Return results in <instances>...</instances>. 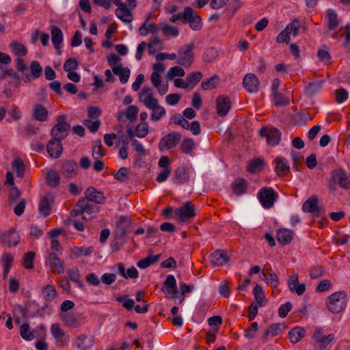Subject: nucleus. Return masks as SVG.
<instances>
[{
    "label": "nucleus",
    "mask_w": 350,
    "mask_h": 350,
    "mask_svg": "<svg viewBox=\"0 0 350 350\" xmlns=\"http://www.w3.org/2000/svg\"><path fill=\"white\" fill-rule=\"evenodd\" d=\"M10 46L12 52L18 57H23L27 53L26 46L17 41L12 42Z\"/></svg>",
    "instance_id": "44"
},
{
    "label": "nucleus",
    "mask_w": 350,
    "mask_h": 350,
    "mask_svg": "<svg viewBox=\"0 0 350 350\" xmlns=\"http://www.w3.org/2000/svg\"><path fill=\"white\" fill-rule=\"evenodd\" d=\"M323 81H313L306 86L305 92L307 96H313L317 93L322 88Z\"/></svg>",
    "instance_id": "47"
},
{
    "label": "nucleus",
    "mask_w": 350,
    "mask_h": 350,
    "mask_svg": "<svg viewBox=\"0 0 350 350\" xmlns=\"http://www.w3.org/2000/svg\"><path fill=\"white\" fill-rule=\"evenodd\" d=\"M32 117L37 121L45 122L49 118V111L42 104H36L33 107Z\"/></svg>",
    "instance_id": "31"
},
{
    "label": "nucleus",
    "mask_w": 350,
    "mask_h": 350,
    "mask_svg": "<svg viewBox=\"0 0 350 350\" xmlns=\"http://www.w3.org/2000/svg\"><path fill=\"white\" fill-rule=\"evenodd\" d=\"M272 96L273 98V103L277 107L286 106L290 103L288 97L278 92H275L274 94H272Z\"/></svg>",
    "instance_id": "45"
},
{
    "label": "nucleus",
    "mask_w": 350,
    "mask_h": 350,
    "mask_svg": "<svg viewBox=\"0 0 350 350\" xmlns=\"http://www.w3.org/2000/svg\"><path fill=\"white\" fill-rule=\"evenodd\" d=\"M185 74L183 68L179 66H174L167 71V78L172 79L175 77H183Z\"/></svg>",
    "instance_id": "61"
},
{
    "label": "nucleus",
    "mask_w": 350,
    "mask_h": 350,
    "mask_svg": "<svg viewBox=\"0 0 350 350\" xmlns=\"http://www.w3.org/2000/svg\"><path fill=\"white\" fill-rule=\"evenodd\" d=\"M53 195L47 193L42 197L39 202V212L44 217H48L51 213V201H53Z\"/></svg>",
    "instance_id": "28"
},
{
    "label": "nucleus",
    "mask_w": 350,
    "mask_h": 350,
    "mask_svg": "<svg viewBox=\"0 0 350 350\" xmlns=\"http://www.w3.org/2000/svg\"><path fill=\"white\" fill-rule=\"evenodd\" d=\"M29 71L30 74L27 71L23 76V80L26 83H31L33 80L40 78L43 72V68L38 61L34 60L30 63Z\"/></svg>",
    "instance_id": "14"
},
{
    "label": "nucleus",
    "mask_w": 350,
    "mask_h": 350,
    "mask_svg": "<svg viewBox=\"0 0 350 350\" xmlns=\"http://www.w3.org/2000/svg\"><path fill=\"white\" fill-rule=\"evenodd\" d=\"M129 178V170L125 167H120L114 174V179L119 182H125Z\"/></svg>",
    "instance_id": "60"
},
{
    "label": "nucleus",
    "mask_w": 350,
    "mask_h": 350,
    "mask_svg": "<svg viewBox=\"0 0 350 350\" xmlns=\"http://www.w3.org/2000/svg\"><path fill=\"white\" fill-rule=\"evenodd\" d=\"M258 198L265 208H271L278 198V194L273 188L265 187L258 193Z\"/></svg>",
    "instance_id": "5"
},
{
    "label": "nucleus",
    "mask_w": 350,
    "mask_h": 350,
    "mask_svg": "<svg viewBox=\"0 0 350 350\" xmlns=\"http://www.w3.org/2000/svg\"><path fill=\"white\" fill-rule=\"evenodd\" d=\"M85 199L96 204H103L106 201L104 193L102 191L96 190L93 187H90L85 190Z\"/></svg>",
    "instance_id": "24"
},
{
    "label": "nucleus",
    "mask_w": 350,
    "mask_h": 350,
    "mask_svg": "<svg viewBox=\"0 0 350 350\" xmlns=\"http://www.w3.org/2000/svg\"><path fill=\"white\" fill-rule=\"evenodd\" d=\"M66 274L68 275L67 279L68 280H70L77 284L80 288H84V284L80 279V275L77 269H68L66 272Z\"/></svg>",
    "instance_id": "41"
},
{
    "label": "nucleus",
    "mask_w": 350,
    "mask_h": 350,
    "mask_svg": "<svg viewBox=\"0 0 350 350\" xmlns=\"http://www.w3.org/2000/svg\"><path fill=\"white\" fill-rule=\"evenodd\" d=\"M202 78V74L201 72H192L187 75V81L188 83V85H191L193 88L200 82Z\"/></svg>",
    "instance_id": "57"
},
{
    "label": "nucleus",
    "mask_w": 350,
    "mask_h": 350,
    "mask_svg": "<svg viewBox=\"0 0 350 350\" xmlns=\"http://www.w3.org/2000/svg\"><path fill=\"white\" fill-rule=\"evenodd\" d=\"M42 296L46 304L53 301L57 297V292L53 285L47 284L42 289Z\"/></svg>",
    "instance_id": "32"
},
{
    "label": "nucleus",
    "mask_w": 350,
    "mask_h": 350,
    "mask_svg": "<svg viewBox=\"0 0 350 350\" xmlns=\"http://www.w3.org/2000/svg\"><path fill=\"white\" fill-rule=\"evenodd\" d=\"M194 43L190 42L182 46L178 51L177 63L185 67L190 66L193 61Z\"/></svg>",
    "instance_id": "6"
},
{
    "label": "nucleus",
    "mask_w": 350,
    "mask_h": 350,
    "mask_svg": "<svg viewBox=\"0 0 350 350\" xmlns=\"http://www.w3.org/2000/svg\"><path fill=\"white\" fill-rule=\"evenodd\" d=\"M253 293L256 301V304H258L260 307L263 306L265 304L266 301L265 292L262 288L260 285L256 284L254 288Z\"/></svg>",
    "instance_id": "43"
},
{
    "label": "nucleus",
    "mask_w": 350,
    "mask_h": 350,
    "mask_svg": "<svg viewBox=\"0 0 350 350\" xmlns=\"http://www.w3.org/2000/svg\"><path fill=\"white\" fill-rule=\"evenodd\" d=\"M51 334L58 347H63L70 342V336L60 328L58 323H53L51 327Z\"/></svg>",
    "instance_id": "10"
},
{
    "label": "nucleus",
    "mask_w": 350,
    "mask_h": 350,
    "mask_svg": "<svg viewBox=\"0 0 350 350\" xmlns=\"http://www.w3.org/2000/svg\"><path fill=\"white\" fill-rule=\"evenodd\" d=\"M186 13L187 15L183 21V24L189 23L191 29L195 31L201 29L202 27V19L200 16L196 14V12L191 7H186Z\"/></svg>",
    "instance_id": "15"
},
{
    "label": "nucleus",
    "mask_w": 350,
    "mask_h": 350,
    "mask_svg": "<svg viewBox=\"0 0 350 350\" xmlns=\"http://www.w3.org/2000/svg\"><path fill=\"white\" fill-rule=\"evenodd\" d=\"M181 134L178 132H171L164 135L159 142V150L163 152L174 148L181 139Z\"/></svg>",
    "instance_id": "7"
},
{
    "label": "nucleus",
    "mask_w": 350,
    "mask_h": 350,
    "mask_svg": "<svg viewBox=\"0 0 350 350\" xmlns=\"http://www.w3.org/2000/svg\"><path fill=\"white\" fill-rule=\"evenodd\" d=\"M135 135L138 137H145L148 134V125L146 122L137 124L135 129Z\"/></svg>",
    "instance_id": "58"
},
{
    "label": "nucleus",
    "mask_w": 350,
    "mask_h": 350,
    "mask_svg": "<svg viewBox=\"0 0 350 350\" xmlns=\"http://www.w3.org/2000/svg\"><path fill=\"white\" fill-rule=\"evenodd\" d=\"M166 113L165 109L162 106H158L154 109H152L151 114V120L154 122L159 121Z\"/></svg>",
    "instance_id": "64"
},
{
    "label": "nucleus",
    "mask_w": 350,
    "mask_h": 350,
    "mask_svg": "<svg viewBox=\"0 0 350 350\" xmlns=\"http://www.w3.org/2000/svg\"><path fill=\"white\" fill-rule=\"evenodd\" d=\"M46 267L51 269L54 273L62 274L64 273V264L58 257L57 254L55 252H50L45 260Z\"/></svg>",
    "instance_id": "9"
},
{
    "label": "nucleus",
    "mask_w": 350,
    "mask_h": 350,
    "mask_svg": "<svg viewBox=\"0 0 350 350\" xmlns=\"http://www.w3.org/2000/svg\"><path fill=\"white\" fill-rule=\"evenodd\" d=\"M92 154L94 159L102 157L105 155V149L101 144L100 139L94 142Z\"/></svg>",
    "instance_id": "53"
},
{
    "label": "nucleus",
    "mask_w": 350,
    "mask_h": 350,
    "mask_svg": "<svg viewBox=\"0 0 350 350\" xmlns=\"http://www.w3.org/2000/svg\"><path fill=\"white\" fill-rule=\"evenodd\" d=\"M259 135L262 137L267 138V142L270 146H276L279 144L281 140V132L276 128L272 127L268 129L267 127H262L259 130Z\"/></svg>",
    "instance_id": "11"
},
{
    "label": "nucleus",
    "mask_w": 350,
    "mask_h": 350,
    "mask_svg": "<svg viewBox=\"0 0 350 350\" xmlns=\"http://www.w3.org/2000/svg\"><path fill=\"white\" fill-rule=\"evenodd\" d=\"M181 151L186 154H191L194 148V142L191 138L184 139L180 147Z\"/></svg>",
    "instance_id": "55"
},
{
    "label": "nucleus",
    "mask_w": 350,
    "mask_h": 350,
    "mask_svg": "<svg viewBox=\"0 0 350 350\" xmlns=\"http://www.w3.org/2000/svg\"><path fill=\"white\" fill-rule=\"evenodd\" d=\"M139 109L135 105H129L126 109L119 111L116 114V118L119 122H122L124 118H126L130 122H133L137 120Z\"/></svg>",
    "instance_id": "22"
},
{
    "label": "nucleus",
    "mask_w": 350,
    "mask_h": 350,
    "mask_svg": "<svg viewBox=\"0 0 350 350\" xmlns=\"http://www.w3.org/2000/svg\"><path fill=\"white\" fill-rule=\"evenodd\" d=\"M188 169L186 167H178L174 173V183L177 184H183L189 180Z\"/></svg>",
    "instance_id": "34"
},
{
    "label": "nucleus",
    "mask_w": 350,
    "mask_h": 350,
    "mask_svg": "<svg viewBox=\"0 0 350 350\" xmlns=\"http://www.w3.org/2000/svg\"><path fill=\"white\" fill-rule=\"evenodd\" d=\"M161 28L165 36L176 37L179 33V30L177 27L167 23H161Z\"/></svg>",
    "instance_id": "50"
},
{
    "label": "nucleus",
    "mask_w": 350,
    "mask_h": 350,
    "mask_svg": "<svg viewBox=\"0 0 350 350\" xmlns=\"http://www.w3.org/2000/svg\"><path fill=\"white\" fill-rule=\"evenodd\" d=\"M231 186L233 192L237 196L243 194L247 189V181L243 178L236 179Z\"/></svg>",
    "instance_id": "37"
},
{
    "label": "nucleus",
    "mask_w": 350,
    "mask_h": 350,
    "mask_svg": "<svg viewBox=\"0 0 350 350\" xmlns=\"http://www.w3.org/2000/svg\"><path fill=\"white\" fill-rule=\"evenodd\" d=\"M286 28H288V32L292 34L293 37H297L299 34V29L300 28L299 21L297 18L294 19L291 23L288 24Z\"/></svg>",
    "instance_id": "62"
},
{
    "label": "nucleus",
    "mask_w": 350,
    "mask_h": 350,
    "mask_svg": "<svg viewBox=\"0 0 350 350\" xmlns=\"http://www.w3.org/2000/svg\"><path fill=\"white\" fill-rule=\"evenodd\" d=\"M337 185L344 189H350V176L342 168L334 170L331 172V178L327 187L332 191H336Z\"/></svg>",
    "instance_id": "2"
},
{
    "label": "nucleus",
    "mask_w": 350,
    "mask_h": 350,
    "mask_svg": "<svg viewBox=\"0 0 350 350\" xmlns=\"http://www.w3.org/2000/svg\"><path fill=\"white\" fill-rule=\"evenodd\" d=\"M264 165V161L260 158H256L251 160L247 165V170L251 173H256L260 171Z\"/></svg>",
    "instance_id": "51"
},
{
    "label": "nucleus",
    "mask_w": 350,
    "mask_h": 350,
    "mask_svg": "<svg viewBox=\"0 0 350 350\" xmlns=\"http://www.w3.org/2000/svg\"><path fill=\"white\" fill-rule=\"evenodd\" d=\"M12 167L15 170L18 177L23 178L24 176L25 167L23 161L20 158H16L12 161Z\"/></svg>",
    "instance_id": "54"
},
{
    "label": "nucleus",
    "mask_w": 350,
    "mask_h": 350,
    "mask_svg": "<svg viewBox=\"0 0 350 350\" xmlns=\"http://www.w3.org/2000/svg\"><path fill=\"white\" fill-rule=\"evenodd\" d=\"M46 183L52 187H57L60 183V177L59 174L53 170H49L46 174Z\"/></svg>",
    "instance_id": "40"
},
{
    "label": "nucleus",
    "mask_w": 350,
    "mask_h": 350,
    "mask_svg": "<svg viewBox=\"0 0 350 350\" xmlns=\"http://www.w3.org/2000/svg\"><path fill=\"white\" fill-rule=\"evenodd\" d=\"M79 66V63L75 58L68 59L64 64V70L66 72H71L77 70Z\"/></svg>",
    "instance_id": "63"
},
{
    "label": "nucleus",
    "mask_w": 350,
    "mask_h": 350,
    "mask_svg": "<svg viewBox=\"0 0 350 350\" xmlns=\"http://www.w3.org/2000/svg\"><path fill=\"white\" fill-rule=\"evenodd\" d=\"M159 257H160L159 255H156V256L149 255L147 257L139 260L137 262V265L141 269H146V268L150 267L151 265L157 262Z\"/></svg>",
    "instance_id": "49"
},
{
    "label": "nucleus",
    "mask_w": 350,
    "mask_h": 350,
    "mask_svg": "<svg viewBox=\"0 0 350 350\" xmlns=\"http://www.w3.org/2000/svg\"><path fill=\"white\" fill-rule=\"evenodd\" d=\"M211 261L213 267L223 266L229 261V257L222 250H217L211 255Z\"/></svg>",
    "instance_id": "30"
},
{
    "label": "nucleus",
    "mask_w": 350,
    "mask_h": 350,
    "mask_svg": "<svg viewBox=\"0 0 350 350\" xmlns=\"http://www.w3.org/2000/svg\"><path fill=\"white\" fill-rule=\"evenodd\" d=\"M162 291L166 295H172L173 298L178 297V288L176 286V280L173 275H168L166 280L163 282Z\"/></svg>",
    "instance_id": "25"
},
{
    "label": "nucleus",
    "mask_w": 350,
    "mask_h": 350,
    "mask_svg": "<svg viewBox=\"0 0 350 350\" xmlns=\"http://www.w3.org/2000/svg\"><path fill=\"white\" fill-rule=\"evenodd\" d=\"M274 162L275 172L278 176H284L290 172V166L285 158L278 157L274 159Z\"/></svg>",
    "instance_id": "29"
},
{
    "label": "nucleus",
    "mask_w": 350,
    "mask_h": 350,
    "mask_svg": "<svg viewBox=\"0 0 350 350\" xmlns=\"http://www.w3.org/2000/svg\"><path fill=\"white\" fill-rule=\"evenodd\" d=\"M116 15L119 19L124 23H130L133 21L131 12L126 5L123 8H117L116 10Z\"/></svg>",
    "instance_id": "39"
},
{
    "label": "nucleus",
    "mask_w": 350,
    "mask_h": 350,
    "mask_svg": "<svg viewBox=\"0 0 350 350\" xmlns=\"http://www.w3.org/2000/svg\"><path fill=\"white\" fill-rule=\"evenodd\" d=\"M98 212V208L90 204L86 199H80L70 212V215L75 217L82 215L83 219L89 221L94 217Z\"/></svg>",
    "instance_id": "1"
},
{
    "label": "nucleus",
    "mask_w": 350,
    "mask_h": 350,
    "mask_svg": "<svg viewBox=\"0 0 350 350\" xmlns=\"http://www.w3.org/2000/svg\"><path fill=\"white\" fill-rule=\"evenodd\" d=\"M219 78L217 75H215L208 79L207 80H204L201 83V87L204 90H210L216 88L219 83Z\"/></svg>",
    "instance_id": "46"
},
{
    "label": "nucleus",
    "mask_w": 350,
    "mask_h": 350,
    "mask_svg": "<svg viewBox=\"0 0 350 350\" xmlns=\"http://www.w3.org/2000/svg\"><path fill=\"white\" fill-rule=\"evenodd\" d=\"M139 101L151 110L159 106L158 100L152 96V92L150 88L144 87L139 92Z\"/></svg>",
    "instance_id": "13"
},
{
    "label": "nucleus",
    "mask_w": 350,
    "mask_h": 350,
    "mask_svg": "<svg viewBox=\"0 0 350 350\" xmlns=\"http://www.w3.org/2000/svg\"><path fill=\"white\" fill-rule=\"evenodd\" d=\"M306 331L302 327H295L288 332V338L292 344H296L306 335Z\"/></svg>",
    "instance_id": "33"
},
{
    "label": "nucleus",
    "mask_w": 350,
    "mask_h": 350,
    "mask_svg": "<svg viewBox=\"0 0 350 350\" xmlns=\"http://www.w3.org/2000/svg\"><path fill=\"white\" fill-rule=\"evenodd\" d=\"M77 163L72 160H65L62 161L60 172L67 178H72L77 174Z\"/></svg>",
    "instance_id": "20"
},
{
    "label": "nucleus",
    "mask_w": 350,
    "mask_h": 350,
    "mask_svg": "<svg viewBox=\"0 0 350 350\" xmlns=\"http://www.w3.org/2000/svg\"><path fill=\"white\" fill-rule=\"evenodd\" d=\"M231 107V101L227 96H219L216 100L217 113L220 117L227 115Z\"/></svg>",
    "instance_id": "23"
},
{
    "label": "nucleus",
    "mask_w": 350,
    "mask_h": 350,
    "mask_svg": "<svg viewBox=\"0 0 350 350\" xmlns=\"http://www.w3.org/2000/svg\"><path fill=\"white\" fill-rule=\"evenodd\" d=\"M318 198L312 196L306 200L302 205V210L306 213H311L317 217H319V213L323 210V206L318 205Z\"/></svg>",
    "instance_id": "19"
},
{
    "label": "nucleus",
    "mask_w": 350,
    "mask_h": 350,
    "mask_svg": "<svg viewBox=\"0 0 350 350\" xmlns=\"http://www.w3.org/2000/svg\"><path fill=\"white\" fill-rule=\"evenodd\" d=\"M36 253L33 251H29L25 253L23 258V266L29 269H31L34 267V258Z\"/></svg>",
    "instance_id": "48"
},
{
    "label": "nucleus",
    "mask_w": 350,
    "mask_h": 350,
    "mask_svg": "<svg viewBox=\"0 0 350 350\" xmlns=\"http://www.w3.org/2000/svg\"><path fill=\"white\" fill-rule=\"evenodd\" d=\"M20 334L23 339L27 341H31L35 338L33 333L31 331L29 325L27 323H23L21 325Z\"/></svg>",
    "instance_id": "52"
},
{
    "label": "nucleus",
    "mask_w": 350,
    "mask_h": 350,
    "mask_svg": "<svg viewBox=\"0 0 350 350\" xmlns=\"http://www.w3.org/2000/svg\"><path fill=\"white\" fill-rule=\"evenodd\" d=\"M243 86L249 93H256L259 91L260 81L253 73H247L243 79Z\"/></svg>",
    "instance_id": "16"
},
{
    "label": "nucleus",
    "mask_w": 350,
    "mask_h": 350,
    "mask_svg": "<svg viewBox=\"0 0 350 350\" xmlns=\"http://www.w3.org/2000/svg\"><path fill=\"white\" fill-rule=\"evenodd\" d=\"M94 345V337L89 338L83 334L78 335L73 340V345L77 350H90Z\"/></svg>",
    "instance_id": "17"
},
{
    "label": "nucleus",
    "mask_w": 350,
    "mask_h": 350,
    "mask_svg": "<svg viewBox=\"0 0 350 350\" xmlns=\"http://www.w3.org/2000/svg\"><path fill=\"white\" fill-rule=\"evenodd\" d=\"M51 40L55 49H59L63 41V33L57 27H53L51 31Z\"/></svg>",
    "instance_id": "38"
},
{
    "label": "nucleus",
    "mask_w": 350,
    "mask_h": 350,
    "mask_svg": "<svg viewBox=\"0 0 350 350\" xmlns=\"http://www.w3.org/2000/svg\"><path fill=\"white\" fill-rule=\"evenodd\" d=\"M327 27L329 30H334L338 26V21L337 19V14L335 10L328 9L327 11Z\"/></svg>",
    "instance_id": "42"
},
{
    "label": "nucleus",
    "mask_w": 350,
    "mask_h": 350,
    "mask_svg": "<svg viewBox=\"0 0 350 350\" xmlns=\"http://www.w3.org/2000/svg\"><path fill=\"white\" fill-rule=\"evenodd\" d=\"M328 310L333 314H339L347 306V293L344 291L335 292L326 299Z\"/></svg>",
    "instance_id": "3"
},
{
    "label": "nucleus",
    "mask_w": 350,
    "mask_h": 350,
    "mask_svg": "<svg viewBox=\"0 0 350 350\" xmlns=\"http://www.w3.org/2000/svg\"><path fill=\"white\" fill-rule=\"evenodd\" d=\"M288 286L291 292L295 293L298 295H302L306 291V285L299 284V276L297 273H293L288 280Z\"/></svg>",
    "instance_id": "27"
},
{
    "label": "nucleus",
    "mask_w": 350,
    "mask_h": 350,
    "mask_svg": "<svg viewBox=\"0 0 350 350\" xmlns=\"http://www.w3.org/2000/svg\"><path fill=\"white\" fill-rule=\"evenodd\" d=\"M1 239L3 244L11 247H15L18 244L20 237L14 229H10L1 234Z\"/></svg>",
    "instance_id": "26"
},
{
    "label": "nucleus",
    "mask_w": 350,
    "mask_h": 350,
    "mask_svg": "<svg viewBox=\"0 0 350 350\" xmlns=\"http://www.w3.org/2000/svg\"><path fill=\"white\" fill-rule=\"evenodd\" d=\"M293 232L291 230L282 228L278 231L277 239L280 243L283 245L291 243L293 239Z\"/></svg>",
    "instance_id": "36"
},
{
    "label": "nucleus",
    "mask_w": 350,
    "mask_h": 350,
    "mask_svg": "<svg viewBox=\"0 0 350 350\" xmlns=\"http://www.w3.org/2000/svg\"><path fill=\"white\" fill-rule=\"evenodd\" d=\"M8 116H10L6 120L10 122L12 120L17 121L21 118L22 114L19 108L16 105H12L10 110L8 111Z\"/></svg>",
    "instance_id": "59"
},
{
    "label": "nucleus",
    "mask_w": 350,
    "mask_h": 350,
    "mask_svg": "<svg viewBox=\"0 0 350 350\" xmlns=\"http://www.w3.org/2000/svg\"><path fill=\"white\" fill-rule=\"evenodd\" d=\"M116 300L122 303V306L127 310H131L135 306V301L132 299H129L128 295L118 296Z\"/></svg>",
    "instance_id": "56"
},
{
    "label": "nucleus",
    "mask_w": 350,
    "mask_h": 350,
    "mask_svg": "<svg viewBox=\"0 0 350 350\" xmlns=\"http://www.w3.org/2000/svg\"><path fill=\"white\" fill-rule=\"evenodd\" d=\"M70 124L67 122L66 116H58L56 118V123L51 131V135L57 139L63 140L69 134Z\"/></svg>",
    "instance_id": "4"
},
{
    "label": "nucleus",
    "mask_w": 350,
    "mask_h": 350,
    "mask_svg": "<svg viewBox=\"0 0 350 350\" xmlns=\"http://www.w3.org/2000/svg\"><path fill=\"white\" fill-rule=\"evenodd\" d=\"M61 319L64 324L71 328H77L85 323L84 317L79 314L72 312L62 313L60 314Z\"/></svg>",
    "instance_id": "12"
},
{
    "label": "nucleus",
    "mask_w": 350,
    "mask_h": 350,
    "mask_svg": "<svg viewBox=\"0 0 350 350\" xmlns=\"http://www.w3.org/2000/svg\"><path fill=\"white\" fill-rule=\"evenodd\" d=\"M174 214L182 222L193 218L196 215L195 206L191 201L186 202L183 206L175 209Z\"/></svg>",
    "instance_id": "8"
},
{
    "label": "nucleus",
    "mask_w": 350,
    "mask_h": 350,
    "mask_svg": "<svg viewBox=\"0 0 350 350\" xmlns=\"http://www.w3.org/2000/svg\"><path fill=\"white\" fill-rule=\"evenodd\" d=\"M112 71L115 75L119 76L122 83H126L129 81L131 70L128 67L124 68L121 64L114 66L112 68Z\"/></svg>",
    "instance_id": "35"
},
{
    "label": "nucleus",
    "mask_w": 350,
    "mask_h": 350,
    "mask_svg": "<svg viewBox=\"0 0 350 350\" xmlns=\"http://www.w3.org/2000/svg\"><path fill=\"white\" fill-rule=\"evenodd\" d=\"M62 140L52 137L46 145V150L51 157L58 159L63 152Z\"/></svg>",
    "instance_id": "21"
},
{
    "label": "nucleus",
    "mask_w": 350,
    "mask_h": 350,
    "mask_svg": "<svg viewBox=\"0 0 350 350\" xmlns=\"http://www.w3.org/2000/svg\"><path fill=\"white\" fill-rule=\"evenodd\" d=\"M286 327V325L283 323H273L270 325L261 336L262 343H266L270 338L279 335Z\"/></svg>",
    "instance_id": "18"
}]
</instances>
